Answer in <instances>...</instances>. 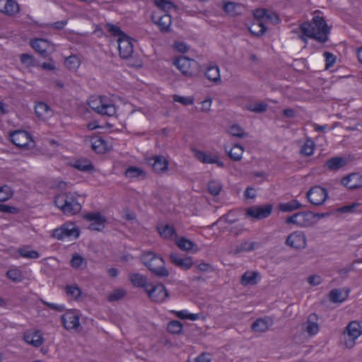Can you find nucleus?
Wrapping results in <instances>:
<instances>
[{"label":"nucleus","instance_id":"nucleus-23","mask_svg":"<svg viewBox=\"0 0 362 362\" xmlns=\"http://www.w3.org/2000/svg\"><path fill=\"white\" fill-rule=\"evenodd\" d=\"M30 45L42 57L46 58L48 57L47 50L50 47V44L47 40L39 38L31 40Z\"/></svg>","mask_w":362,"mask_h":362},{"label":"nucleus","instance_id":"nucleus-9","mask_svg":"<svg viewBox=\"0 0 362 362\" xmlns=\"http://www.w3.org/2000/svg\"><path fill=\"white\" fill-rule=\"evenodd\" d=\"M273 209L272 204L263 206H252L245 211V216L253 219L261 220L269 217Z\"/></svg>","mask_w":362,"mask_h":362},{"label":"nucleus","instance_id":"nucleus-57","mask_svg":"<svg viewBox=\"0 0 362 362\" xmlns=\"http://www.w3.org/2000/svg\"><path fill=\"white\" fill-rule=\"evenodd\" d=\"M255 243L245 242L244 243H242L240 245L237 246L235 249V253L238 254L243 251H252L255 249Z\"/></svg>","mask_w":362,"mask_h":362},{"label":"nucleus","instance_id":"nucleus-50","mask_svg":"<svg viewBox=\"0 0 362 362\" xmlns=\"http://www.w3.org/2000/svg\"><path fill=\"white\" fill-rule=\"evenodd\" d=\"M329 300L332 303H342L345 298L342 297L341 292L339 289H333L329 294Z\"/></svg>","mask_w":362,"mask_h":362},{"label":"nucleus","instance_id":"nucleus-17","mask_svg":"<svg viewBox=\"0 0 362 362\" xmlns=\"http://www.w3.org/2000/svg\"><path fill=\"white\" fill-rule=\"evenodd\" d=\"M62 322L67 330L78 329L80 327L79 316L74 311H68L62 316Z\"/></svg>","mask_w":362,"mask_h":362},{"label":"nucleus","instance_id":"nucleus-12","mask_svg":"<svg viewBox=\"0 0 362 362\" xmlns=\"http://www.w3.org/2000/svg\"><path fill=\"white\" fill-rule=\"evenodd\" d=\"M84 219L90 222L88 228L92 230L101 231L105 228L106 218L98 212L89 213L83 216Z\"/></svg>","mask_w":362,"mask_h":362},{"label":"nucleus","instance_id":"nucleus-20","mask_svg":"<svg viewBox=\"0 0 362 362\" xmlns=\"http://www.w3.org/2000/svg\"><path fill=\"white\" fill-rule=\"evenodd\" d=\"M151 18L153 22L158 26L160 32L167 33L170 31L172 18L169 14H163L159 16L157 19L155 15H152Z\"/></svg>","mask_w":362,"mask_h":362},{"label":"nucleus","instance_id":"nucleus-60","mask_svg":"<svg viewBox=\"0 0 362 362\" xmlns=\"http://www.w3.org/2000/svg\"><path fill=\"white\" fill-rule=\"evenodd\" d=\"M173 98L175 102H178L184 105H192L193 103V98L190 97H182L175 95Z\"/></svg>","mask_w":362,"mask_h":362},{"label":"nucleus","instance_id":"nucleus-34","mask_svg":"<svg viewBox=\"0 0 362 362\" xmlns=\"http://www.w3.org/2000/svg\"><path fill=\"white\" fill-rule=\"evenodd\" d=\"M158 233L163 238L173 239L177 238L176 231L173 226L166 224L158 227Z\"/></svg>","mask_w":362,"mask_h":362},{"label":"nucleus","instance_id":"nucleus-37","mask_svg":"<svg viewBox=\"0 0 362 362\" xmlns=\"http://www.w3.org/2000/svg\"><path fill=\"white\" fill-rule=\"evenodd\" d=\"M18 252L21 257L27 259H37L40 257V253L36 250H31L28 245L19 248Z\"/></svg>","mask_w":362,"mask_h":362},{"label":"nucleus","instance_id":"nucleus-13","mask_svg":"<svg viewBox=\"0 0 362 362\" xmlns=\"http://www.w3.org/2000/svg\"><path fill=\"white\" fill-rule=\"evenodd\" d=\"M118 49L121 58L128 59L132 57L134 48L132 39L127 35L122 38H118Z\"/></svg>","mask_w":362,"mask_h":362},{"label":"nucleus","instance_id":"nucleus-56","mask_svg":"<svg viewBox=\"0 0 362 362\" xmlns=\"http://www.w3.org/2000/svg\"><path fill=\"white\" fill-rule=\"evenodd\" d=\"M228 132L231 136L238 138H243L245 136L243 129L236 124L231 126Z\"/></svg>","mask_w":362,"mask_h":362},{"label":"nucleus","instance_id":"nucleus-40","mask_svg":"<svg viewBox=\"0 0 362 362\" xmlns=\"http://www.w3.org/2000/svg\"><path fill=\"white\" fill-rule=\"evenodd\" d=\"M243 152V147L241 145L235 144L233 146L228 154L231 159L238 161L242 158Z\"/></svg>","mask_w":362,"mask_h":362},{"label":"nucleus","instance_id":"nucleus-45","mask_svg":"<svg viewBox=\"0 0 362 362\" xmlns=\"http://www.w3.org/2000/svg\"><path fill=\"white\" fill-rule=\"evenodd\" d=\"M182 324L177 320L170 321L167 327L168 331L173 334H180L182 331Z\"/></svg>","mask_w":362,"mask_h":362},{"label":"nucleus","instance_id":"nucleus-19","mask_svg":"<svg viewBox=\"0 0 362 362\" xmlns=\"http://www.w3.org/2000/svg\"><path fill=\"white\" fill-rule=\"evenodd\" d=\"M341 184L349 189H356L362 187V175L351 173L341 180Z\"/></svg>","mask_w":362,"mask_h":362},{"label":"nucleus","instance_id":"nucleus-3","mask_svg":"<svg viewBox=\"0 0 362 362\" xmlns=\"http://www.w3.org/2000/svg\"><path fill=\"white\" fill-rule=\"evenodd\" d=\"M54 202L56 206L66 215H74L81 210V205L78 203L74 193L65 192L57 194Z\"/></svg>","mask_w":362,"mask_h":362},{"label":"nucleus","instance_id":"nucleus-62","mask_svg":"<svg viewBox=\"0 0 362 362\" xmlns=\"http://www.w3.org/2000/svg\"><path fill=\"white\" fill-rule=\"evenodd\" d=\"M236 6H237V4L235 3L228 2L224 4L223 9L227 13H228L230 15H235Z\"/></svg>","mask_w":362,"mask_h":362},{"label":"nucleus","instance_id":"nucleus-46","mask_svg":"<svg viewBox=\"0 0 362 362\" xmlns=\"http://www.w3.org/2000/svg\"><path fill=\"white\" fill-rule=\"evenodd\" d=\"M7 277L13 282H21L23 279V274L20 269H11L6 273Z\"/></svg>","mask_w":362,"mask_h":362},{"label":"nucleus","instance_id":"nucleus-51","mask_svg":"<svg viewBox=\"0 0 362 362\" xmlns=\"http://www.w3.org/2000/svg\"><path fill=\"white\" fill-rule=\"evenodd\" d=\"M247 108L251 112L262 113L267 110V105L264 102H261L253 105H249Z\"/></svg>","mask_w":362,"mask_h":362},{"label":"nucleus","instance_id":"nucleus-14","mask_svg":"<svg viewBox=\"0 0 362 362\" xmlns=\"http://www.w3.org/2000/svg\"><path fill=\"white\" fill-rule=\"evenodd\" d=\"M11 142L19 148L28 147L31 137L28 132L17 130L10 135Z\"/></svg>","mask_w":362,"mask_h":362},{"label":"nucleus","instance_id":"nucleus-63","mask_svg":"<svg viewBox=\"0 0 362 362\" xmlns=\"http://www.w3.org/2000/svg\"><path fill=\"white\" fill-rule=\"evenodd\" d=\"M0 211L8 214H16L18 212V209L14 206L1 204Z\"/></svg>","mask_w":362,"mask_h":362},{"label":"nucleus","instance_id":"nucleus-21","mask_svg":"<svg viewBox=\"0 0 362 362\" xmlns=\"http://www.w3.org/2000/svg\"><path fill=\"white\" fill-rule=\"evenodd\" d=\"M23 339L26 343L36 348L40 347L44 342L42 334L40 330L25 332Z\"/></svg>","mask_w":362,"mask_h":362},{"label":"nucleus","instance_id":"nucleus-11","mask_svg":"<svg viewBox=\"0 0 362 362\" xmlns=\"http://www.w3.org/2000/svg\"><path fill=\"white\" fill-rule=\"evenodd\" d=\"M285 244L294 249H304L307 246V239L302 231H295L288 235Z\"/></svg>","mask_w":362,"mask_h":362},{"label":"nucleus","instance_id":"nucleus-16","mask_svg":"<svg viewBox=\"0 0 362 362\" xmlns=\"http://www.w3.org/2000/svg\"><path fill=\"white\" fill-rule=\"evenodd\" d=\"M195 157L203 163L216 164L220 168L224 167L223 162L219 160L218 156L210 153L194 150Z\"/></svg>","mask_w":362,"mask_h":362},{"label":"nucleus","instance_id":"nucleus-8","mask_svg":"<svg viewBox=\"0 0 362 362\" xmlns=\"http://www.w3.org/2000/svg\"><path fill=\"white\" fill-rule=\"evenodd\" d=\"M306 197L313 205H322L328 198L327 189L319 185L311 187L306 193Z\"/></svg>","mask_w":362,"mask_h":362},{"label":"nucleus","instance_id":"nucleus-15","mask_svg":"<svg viewBox=\"0 0 362 362\" xmlns=\"http://www.w3.org/2000/svg\"><path fill=\"white\" fill-rule=\"evenodd\" d=\"M148 163L151 165L153 171L158 174L164 173L168 169V161L163 156H156L148 158Z\"/></svg>","mask_w":362,"mask_h":362},{"label":"nucleus","instance_id":"nucleus-58","mask_svg":"<svg viewBox=\"0 0 362 362\" xmlns=\"http://www.w3.org/2000/svg\"><path fill=\"white\" fill-rule=\"evenodd\" d=\"M84 262V259L78 254H74L71 259V265L72 267L78 269L81 267Z\"/></svg>","mask_w":362,"mask_h":362},{"label":"nucleus","instance_id":"nucleus-48","mask_svg":"<svg viewBox=\"0 0 362 362\" xmlns=\"http://www.w3.org/2000/svg\"><path fill=\"white\" fill-rule=\"evenodd\" d=\"M315 144L311 139H308L300 149V153L305 156H310L313 153Z\"/></svg>","mask_w":362,"mask_h":362},{"label":"nucleus","instance_id":"nucleus-47","mask_svg":"<svg viewBox=\"0 0 362 362\" xmlns=\"http://www.w3.org/2000/svg\"><path fill=\"white\" fill-rule=\"evenodd\" d=\"M222 189L221 184L216 180H211L208 183V190L209 193L214 196H217L220 194Z\"/></svg>","mask_w":362,"mask_h":362},{"label":"nucleus","instance_id":"nucleus-32","mask_svg":"<svg viewBox=\"0 0 362 362\" xmlns=\"http://www.w3.org/2000/svg\"><path fill=\"white\" fill-rule=\"evenodd\" d=\"M255 19L256 21L249 28V30L255 36H261L267 31V28L262 20L259 18Z\"/></svg>","mask_w":362,"mask_h":362},{"label":"nucleus","instance_id":"nucleus-28","mask_svg":"<svg viewBox=\"0 0 362 362\" xmlns=\"http://www.w3.org/2000/svg\"><path fill=\"white\" fill-rule=\"evenodd\" d=\"M205 76L209 81H212L216 84H218L221 82L219 68L216 65L209 66L205 71Z\"/></svg>","mask_w":362,"mask_h":362},{"label":"nucleus","instance_id":"nucleus-38","mask_svg":"<svg viewBox=\"0 0 362 362\" xmlns=\"http://www.w3.org/2000/svg\"><path fill=\"white\" fill-rule=\"evenodd\" d=\"M258 276L257 272H246L241 276L240 282L243 285H255L257 284L256 278Z\"/></svg>","mask_w":362,"mask_h":362},{"label":"nucleus","instance_id":"nucleus-4","mask_svg":"<svg viewBox=\"0 0 362 362\" xmlns=\"http://www.w3.org/2000/svg\"><path fill=\"white\" fill-rule=\"evenodd\" d=\"M361 334V325L356 321L349 322L343 332V340L345 346L348 349H352L356 344V339Z\"/></svg>","mask_w":362,"mask_h":362},{"label":"nucleus","instance_id":"nucleus-6","mask_svg":"<svg viewBox=\"0 0 362 362\" xmlns=\"http://www.w3.org/2000/svg\"><path fill=\"white\" fill-rule=\"evenodd\" d=\"M89 106L97 113L102 115L112 117L116 113L115 105L103 97L90 101Z\"/></svg>","mask_w":362,"mask_h":362},{"label":"nucleus","instance_id":"nucleus-30","mask_svg":"<svg viewBox=\"0 0 362 362\" xmlns=\"http://www.w3.org/2000/svg\"><path fill=\"white\" fill-rule=\"evenodd\" d=\"M91 148L96 153H104L106 150L105 141L99 136H95L90 138Z\"/></svg>","mask_w":362,"mask_h":362},{"label":"nucleus","instance_id":"nucleus-44","mask_svg":"<svg viewBox=\"0 0 362 362\" xmlns=\"http://www.w3.org/2000/svg\"><path fill=\"white\" fill-rule=\"evenodd\" d=\"M177 247L185 251H189L193 248L194 243L185 237H182L176 241Z\"/></svg>","mask_w":362,"mask_h":362},{"label":"nucleus","instance_id":"nucleus-54","mask_svg":"<svg viewBox=\"0 0 362 362\" xmlns=\"http://www.w3.org/2000/svg\"><path fill=\"white\" fill-rule=\"evenodd\" d=\"M144 174V171L137 167H129L127 169L125 175L130 178L137 177Z\"/></svg>","mask_w":362,"mask_h":362},{"label":"nucleus","instance_id":"nucleus-59","mask_svg":"<svg viewBox=\"0 0 362 362\" xmlns=\"http://www.w3.org/2000/svg\"><path fill=\"white\" fill-rule=\"evenodd\" d=\"M325 57V68L328 69L330 68L336 62V57L334 54L330 52H325L324 54Z\"/></svg>","mask_w":362,"mask_h":362},{"label":"nucleus","instance_id":"nucleus-24","mask_svg":"<svg viewBox=\"0 0 362 362\" xmlns=\"http://www.w3.org/2000/svg\"><path fill=\"white\" fill-rule=\"evenodd\" d=\"M129 278L132 284L139 288H143L146 290L149 288L151 283H148L147 277L139 273L129 274Z\"/></svg>","mask_w":362,"mask_h":362},{"label":"nucleus","instance_id":"nucleus-10","mask_svg":"<svg viewBox=\"0 0 362 362\" xmlns=\"http://www.w3.org/2000/svg\"><path fill=\"white\" fill-rule=\"evenodd\" d=\"M148 297L154 302L162 303L169 297V293L165 287L162 284H151L146 290Z\"/></svg>","mask_w":362,"mask_h":362},{"label":"nucleus","instance_id":"nucleus-52","mask_svg":"<svg viewBox=\"0 0 362 362\" xmlns=\"http://www.w3.org/2000/svg\"><path fill=\"white\" fill-rule=\"evenodd\" d=\"M125 291L122 288L115 289L108 296V300L114 302L122 299L125 296Z\"/></svg>","mask_w":362,"mask_h":362},{"label":"nucleus","instance_id":"nucleus-64","mask_svg":"<svg viewBox=\"0 0 362 362\" xmlns=\"http://www.w3.org/2000/svg\"><path fill=\"white\" fill-rule=\"evenodd\" d=\"M211 356L209 354L203 353L200 354L197 358L196 362H211Z\"/></svg>","mask_w":362,"mask_h":362},{"label":"nucleus","instance_id":"nucleus-31","mask_svg":"<svg viewBox=\"0 0 362 362\" xmlns=\"http://www.w3.org/2000/svg\"><path fill=\"white\" fill-rule=\"evenodd\" d=\"M272 324V320L269 318H259L255 320L252 325L253 331L264 332L267 331Z\"/></svg>","mask_w":362,"mask_h":362},{"label":"nucleus","instance_id":"nucleus-22","mask_svg":"<svg viewBox=\"0 0 362 362\" xmlns=\"http://www.w3.org/2000/svg\"><path fill=\"white\" fill-rule=\"evenodd\" d=\"M254 16L255 18H259L264 21H269L274 23L279 22L278 15L269 10L265 8H258L254 12Z\"/></svg>","mask_w":362,"mask_h":362},{"label":"nucleus","instance_id":"nucleus-2","mask_svg":"<svg viewBox=\"0 0 362 362\" xmlns=\"http://www.w3.org/2000/svg\"><path fill=\"white\" fill-rule=\"evenodd\" d=\"M144 264L156 276L158 277H167L169 272L165 268L163 259L151 251L144 252L141 257Z\"/></svg>","mask_w":362,"mask_h":362},{"label":"nucleus","instance_id":"nucleus-61","mask_svg":"<svg viewBox=\"0 0 362 362\" xmlns=\"http://www.w3.org/2000/svg\"><path fill=\"white\" fill-rule=\"evenodd\" d=\"M41 302L47 308H49L52 310H56V311L62 312L65 310V308L63 305H58V304L48 303L44 300H41Z\"/></svg>","mask_w":362,"mask_h":362},{"label":"nucleus","instance_id":"nucleus-29","mask_svg":"<svg viewBox=\"0 0 362 362\" xmlns=\"http://www.w3.org/2000/svg\"><path fill=\"white\" fill-rule=\"evenodd\" d=\"M71 165L82 172H90L94 169L92 163L86 158H79L75 160Z\"/></svg>","mask_w":362,"mask_h":362},{"label":"nucleus","instance_id":"nucleus-43","mask_svg":"<svg viewBox=\"0 0 362 362\" xmlns=\"http://www.w3.org/2000/svg\"><path fill=\"white\" fill-rule=\"evenodd\" d=\"M154 3L158 8L165 12H168L173 8H176V6L170 0H154Z\"/></svg>","mask_w":362,"mask_h":362},{"label":"nucleus","instance_id":"nucleus-27","mask_svg":"<svg viewBox=\"0 0 362 362\" xmlns=\"http://www.w3.org/2000/svg\"><path fill=\"white\" fill-rule=\"evenodd\" d=\"M297 218V226L307 227L312 224V220L315 215L312 212H298L296 213Z\"/></svg>","mask_w":362,"mask_h":362},{"label":"nucleus","instance_id":"nucleus-55","mask_svg":"<svg viewBox=\"0 0 362 362\" xmlns=\"http://www.w3.org/2000/svg\"><path fill=\"white\" fill-rule=\"evenodd\" d=\"M361 262H362V260H360V259L355 260L351 264H350L349 265H347L346 267L340 269L338 271V273L339 274V275L345 278V277L347 276L348 274L350 272L355 270L354 264L356 263Z\"/></svg>","mask_w":362,"mask_h":362},{"label":"nucleus","instance_id":"nucleus-42","mask_svg":"<svg viewBox=\"0 0 362 362\" xmlns=\"http://www.w3.org/2000/svg\"><path fill=\"white\" fill-rule=\"evenodd\" d=\"M105 28L112 36H117L118 38H122L127 35V34H125L119 26L112 23H107L105 25Z\"/></svg>","mask_w":362,"mask_h":362},{"label":"nucleus","instance_id":"nucleus-41","mask_svg":"<svg viewBox=\"0 0 362 362\" xmlns=\"http://www.w3.org/2000/svg\"><path fill=\"white\" fill-rule=\"evenodd\" d=\"M81 61L79 58L76 55H71L65 59V66L69 70H76L79 67Z\"/></svg>","mask_w":362,"mask_h":362},{"label":"nucleus","instance_id":"nucleus-1","mask_svg":"<svg viewBox=\"0 0 362 362\" xmlns=\"http://www.w3.org/2000/svg\"><path fill=\"white\" fill-rule=\"evenodd\" d=\"M300 28L304 35L320 43H325L328 40L330 29L325 20L321 16H314L312 23L304 22L300 25Z\"/></svg>","mask_w":362,"mask_h":362},{"label":"nucleus","instance_id":"nucleus-7","mask_svg":"<svg viewBox=\"0 0 362 362\" xmlns=\"http://www.w3.org/2000/svg\"><path fill=\"white\" fill-rule=\"evenodd\" d=\"M173 64L186 76L191 77L196 74L198 69V63L192 59L186 57H180L177 58Z\"/></svg>","mask_w":362,"mask_h":362},{"label":"nucleus","instance_id":"nucleus-49","mask_svg":"<svg viewBox=\"0 0 362 362\" xmlns=\"http://www.w3.org/2000/svg\"><path fill=\"white\" fill-rule=\"evenodd\" d=\"M13 194V192L10 187L4 185L0 187V202H6L8 200Z\"/></svg>","mask_w":362,"mask_h":362},{"label":"nucleus","instance_id":"nucleus-18","mask_svg":"<svg viewBox=\"0 0 362 362\" xmlns=\"http://www.w3.org/2000/svg\"><path fill=\"white\" fill-rule=\"evenodd\" d=\"M170 260L172 264L182 270H188L193 265V259L192 257L187 256L181 257L177 253H171L170 255Z\"/></svg>","mask_w":362,"mask_h":362},{"label":"nucleus","instance_id":"nucleus-35","mask_svg":"<svg viewBox=\"0 0 362 362\" xmlns=\"http://www.w3.org/2000/svg\"><path fill=\"white\" fill-rule=\"evenodd\" d=\"M303 205L296 199H292L287 203L280 204L279 209L283 212H291L293 211L301 209Z\"/></svg>","mask_w":362,"mask_h":362},{"label":"nucleus","instance_id":"nucleus-26","mask_svg":"<svg viewBox=\"0 0 362 362\" xmlns=\"http://www.w3.org/2000/svg\"><path fill=\"white\" fill-rule=\"evenodd\" d=\"M317 320L318 317L315 313H312L308 316L305 329L310 335H315L319 332Z\"/></svg>","mask_w":362,"mask_h":362},{"label":"nucleus","instance_id":"nucleus-53","mask_svg":"<svg viewBox=\"0 0 362 362\" xmlns=\"http://www.w3.org/2000/svg\"><path fill=\"white\" fill-rule=\"evenodd\" d=\"M20 59L21 62L28 67L35 66V59L33 55L26 53L22 54Z\"/></svg>","mask_w":362,"mask_h":362},{"label":"nucleus","instance_id":"nucleus-25","mask_svg":"<svg viewBox=\"0 0 362 362\" xmlns=\"http://www.w3.org/2000/svg\"><path fill=\"white\" fill-rule=\"evenodd\" d=\"M35 112L38 118L45 119L52 116L50 107L44 102H39L35 107Z\"/></svg>","mask_w":362,"mask_h":362},{"label":"nucleus","instance_id":"nucleus-5","mask_svg":"<svg viewBox=\"0 0 362 362\" xmlns=\"http://www.w3.org/2000/svg\"><path fill=\"white\" fill-rule=\"evenodd\" d=\"M80 235L79 228L73 222H66L52 231V236L59 240L65 238L76 239Z\"/></svg>","mask_w":362,"mask_h":362},{"label":"nucleus","instance_id":"nucleus-36","mask_svg":"<svg viewBox=\"0 0 362 362\" xmlns=\"http://www.w3.org/2000/svg\"><path fill=\"white\" fill-rule=\"evenodd\" d=\"M1 11L8 16H13L19 11V6L14 0H6Z\"/></svg>","mask_w":362,"mask_h":362},{"label":"nucleus","instance_id":"nucleus-39","mask_svg":"<svg viewBox=\"0 0 362 362\" xmlns=\"http://www.w3.org/2000/svg\"><path fill=\"white\" fill-rule=\"evenodd\" d=\"M65 292L68 297H71L75 300L78 299L81 294V290L76 284L66 285Z\"/></svg>","mask_w":362,"mask_h":362},{"label":"nucleus","instance_id":"nucleus-33","mask_svg":"<svg viewBox=\"0 0 362 362\" xmlns=\"http://www.w3.org/2000/svg\"><path fill=\"white\" fill-rule=\"evenodd\" d=\"M346 163V160L344 158L334 157L326 162V165L330 170H337L344 167Z\"/></svg>","mask_w":362,"mask_h":362}]
</instances>
